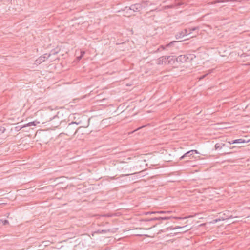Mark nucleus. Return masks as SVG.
I'll return each mask as SVG.
<instances>
[{"instance_id": "f257e3e1", "label": "nucleus", "mask_w": 250, "mask_h": 250, "mask_svg": "<svg viewBox=\"0 0 250 250\" xmlns=\"http://www.w3.org/2000/svg\"><path fill=\"white\" fill-rule=\"evenodd\" d=\"M78 123L72 122L69 123L67 128L66 134L70 136L71 135H74L77 132V125Z\"/></svg>"}, {"instance_id": "f03ea898", "label": "nucleus", "mask_w": 250, "mask_h": 250, "mask_svg": "<svg viewBox=\"0 0 250 250\" xmlns=\"http://www.w3.org/2000/svg\"><path fill=\"white\" fill-rule=\"evenodd\" d=\"M173 60V56H162L159 58L157 60V64L159 65H167Z\"/></svg>"}, {"instance_id": "7ed1b4c3", "label": "nucleus", "mask_w": 250, "mask_h": 250, "mask_svg": "<svg viewBox=\"0 0 250 250\" xmlns=\"http://www.w3.org/2000/svg\"><path fill=\"white\" fill-rule=\"evenodd\" d=\"M143 6L142 4L136 3L135 4L131 5L129 8H127V7H125V10H126L127 12L128 10H132L133 12H137L140 11L143 9Z\"/></svg>"}, {"instance_id": "20e7f679", "label": "nucleus", "mask_w": 250, "mask_h": 250, "mask_svg": "<svg viewBox=\"0 0 250 250\" xmlns=\"http://www.w3.org/2000/svg\"><path fill=\"white\" fill-rule=\"evenodd\" d=\"M188 60H190L188 55H181L176 58V61L179 63H185L188 62Z\"/></svg>"}, {"instance_id": "39448f33", "label": "nucleus", "mask_w": 250, "mask_h": 250, "mask_svg": "<svg viewBox=\"0 0 250 250\" xmlns=\"http://www.w3.org/2000/svg\"><path fill=\"white\" fill-rule=\"evenodd\" d=\"M191 34V32H188V30L185 29L184 31L179 32L175 35L176 39H180L183 38L186 35Z\"/></svg>"}, {"instance_id": "423d86ee", "label": "nucleus", "mask_w": 250, "mask_h": 250, "mask_svg": "<svg viewBox=\"0 0 250 250\" xmlns=\"http://www.w3.org/2000/svg\"><path fill=\"white\" fill-rule=\"evenodd\" d=\"M250 142V139L248 141H246L243 139H235L231 142H228L227 145H231L234 144H242V143H246Z\"/></svg>"}, {"instance_id": "0eeeda50", "label": "nucleus", "mask_w": 250, "mask_h": 250, "mask_svg": "<svg viewBox=\"0 0 250 250\" xmlns=\"http://www.w3.org/2000/svg\"><path fill=\"white\" fill-rule=\"evenodd\" d=\"M50 56V55H49L47 57H46L45 55L42 56L40 57L38 59H37L35 63L36 64H39L41 63L42 62L45 61V59L47 58H48Z\"/></svg>"}, {"instance_id": "6e6552de", "label": "nucleus", "mask_w": 250, "mask_h": 250, "mask_svg": "<svg viewBox=\"0 0 250 250\" xmlns=\"http://www.w3.org/2000/svg\"><path fill=\"white\" fill-rule=\"evenodd\" d=\"M227 143L223 144L221 149L224 152V153H228V151L229 149H230V145H227Z\"/></svg>"}, {"instance_id": "1a4fd4ad", "label": "nucleus", "mask_w": 250, "mask_h": 250, "mask_svg": "<svg viewBox=\"0 0 250 250\" xmlns=\"http://www.w3.org/2000/svg\"><path fill=\"white\" fill-rule=\"evenodd\" d=\"M194 157V155L193 154V152L191 150H190L185 154H184L182 156H181L180 158V160L184 159L187 157Z\"/></svg>"}, {"instance_id": "9d476101", "label": "nucleus", "mask_w": 250, "mask_h": 250, "mask_svg": "<svg viewBox=\"0 0 250 250\" xmlns=\"http://www.w3.org/2000/svg\"><path fill=\"white\" fill-rule=\"evenodd\" d=\"M177 42V41H172L169 43L167 44L166 46L162 45L161 47L163 49H165L167 47H169L173 46L175 43Z\"/></svg>"}, {"instance_id": "9b49d317", "label": "nucleus", "mask_w": 250, "mask_h": 250, "mask_svg": "<svg viewBox=\"0 0 250 250\" xmlns=\"http://www.w3.org/2000/svg\"><path fill=\"white\" fill-rule=\"evenodd\" d=\"M170 217H154L151 218L149 220V221H153V220H167L169 219Z\"/></svg>"}, {"instance_id": "f8f14e48", "label": "nucleus", "mask_w": 250, "mask_h": 250, "mask_svg": "<svg viewBox=\"0 0 250 250\" xmlns=\"http://www.w3.org/2000/svg\"><path fill=\"white\" fill-rule=\"evenodd\" d=\"M36 124H35V122H29L26 124L23 125L22 126V127H25L36 126Z\"/></svg>"}, {"instance_id": "ddd939ff", "label": "nucleus", "mask_w": 250, "mask_h": 250, "mask_svg": "<svg viewBox=\"0 0 250 250\" xmlns=\"http://www.w3.org/2000/svg\"><path fill=\"white\" fill-rule=\"evenodd\" d=\"M227 214H226V217H224L223 216V215H226V214L225 213H222V215H221V219L223 220H225L226 219H228L229 217V211H227L226 212Z\"/></svg>"}, {"instance_id": "4468645a", "label": "nucleus", "mask_w": 250, "mask_h": 250, "mask_svg": "<svg viewBox=\"0 0 250 250\" xmlns=\"http://www.w3.org/2000/svg\"><path fill=\"white\" fill-rule=\"evenodd\" d=\"M167 212L166 211H157V212H147L146 214H156V213H159V214H163V213H166Z\"/></svg>"}, {"instance_id": "2eb2a0df", "label": "nucleus", "mask_w": 250, "mask_h": 250, "mask_svg": "<svg viewBox=\"0 0 250 250\" xmlns=\"http://www.w3.org/2000/svg\"><path fill=\"white\" fill-rule=\"evenodd\" d=\"M110 231L109 229L108 230H98L97 231L95 232V233L98 234H102L106 233L107 232H109Z\"/></svg>"}, {"instance_id": "dca6fc26", "label": "nucleus", "mask_w": 250, "mask_h": 250, "mask_svg": "<svg viewBox=\"0 0 250 250\" xmlns=\"http://www.w3.org/2000/svg\"><path fill=\"white\" fill-rule=\"evenodd\" d=\"M186 227V226H184V227H176L174 228V229H181V231H183V232H186V231L188 230V229H185V228Z\"/></svg>"}, {"instance_id": "f3484780", "label": "nucleus", "mask_w": 250, "mask_h": 250, "mask_svg": "<svg viewBox=\"0 0 250 250\" xmlns=\"http://www.w3.org/2000/svg\"><path fill=\"white\" fill-rule=\"evenodd\" d=\"M5 128L4 127H0V135L3 133L5 132Z\"/></svg>"}, {"instance_id": "a211bd4d", "label": "nucleus", "mask_w": 250, "mask_h": 250, "mask_svg": "<svg viewBox=\"0 0 250 250\" xmlns=\"http://www.w3.org/2000/svg\"><path fill=\"white\" fill-rule=\"evenodd\" d=\"M0 222H2L3 224L4 225H7L9 223L8 221L7 220H2V219H0Z\"/></svg>"}, {"instance_id": "6ab92c4d", "label": "nucleus", "mask_w": 250, "mask_h": 250, "mask_svg": "<svg viewBox=\"0 0 250 250\" xmlns=\"http://www.w3.org/2000/svg\"><path fill=\"white\" fill-rule=\"evenodd\" d=\"M197 29H198V27H193V28H190V29H189V32H191V33L192 32V31H195Z\"/></svg>"}, {"instance_id": "aec40b11", "label": "nucleus", "mask_w": 250, "mask_h": 250, "mask_svg": "<svg viewBox=\"0 0 250 250\" xmlns=\"http://www.w3.org/2000/svg\"><path fill=\"white\" fill-rule=\"evenodd\" d=\"M208 75V74H205V75H202L201 76H200L199 78V80H202L207 75Z\"/></svg>"}, {"instance_id": "412c9836", "label": "nucleus", "mask_w": 250, "mask_h": 250, "mask_svg": "<svg viewBox=\"0 0 250 250\" xmlns=\"http://www.w3.org/2000/svg\"><path fill=\"white\" fill-rule=\"evenodd\" d=\"M23 127H22V126H16L15 127V129L17 131H18V130H21V128H22Z\"/></svg>"}, {"instance_id": "4be33fe9", "label": "nucleus", "mask_w": 250, "mask_h": 250, "mask_svg": "<svg viewBox=\"0 0 250 250\" xmlns=\"http://www.w3.org/2000/svg\"><path fill=\"white\" fill-rule=\"evenodd\" d=\"M192 152H193V155L195 154H198L199 152L197 151V150H191Z\"/></svg>"}, {"instance_id": "5701e85b", "label": "nucleus", "mask_w": 250, "mask_h": 250, "mask_svg": "<svg viewBox=\"0 0 250 250\" xmlns=\"http://www.w3.org/2000/svg\"><path fill=\"white\" fill-rule=\"evenodd\" d=\"M215 147L216 148V149H218L219 148V144H216L215 145Z\"/></svg>"}, {"instance_id": "b1692460", "label": "nucleus", "mask_w": 250, "mask_h": 250, "mask_svg": "<svg viewBox=\"0 0 250 250\" xmlns=\"http://www.w3.org/2000/svg\"><path fill=\"white\" fill-rule=\"evenodd\" d=\"M84 53H85L84 51H81V56H82L83 57V55L84 54Z\"/></svg>"}, {"instance_id": "393cba45", "label": "nucleus", "mask_w": 250, "mask_h": 250, "mask_svg": "<svg viewBox=\"0 0 250 250\" xmlns=\"http://www.w3.org/2000/svg\"><path fill=\"white\" fill-rule=\"evenodd\" d=\"M168 7L169 8H172L174 7V6H173V5H171L168 6Z\"/></svg>"}, {"instance_id": "a878e982", "label": "nucleus", "mask_w": 250, "mask_h": 250, "mask_svg": "<svg viewBox=\"0 0 250 250\" xmlns=\"http://www.w3.org/2000/svg\"><path fill=\"white\" fill-rule=\"evenodd\" d=\"M83 57L82 56H80L78 57H77L78 60H80Z\"/></svg>"}, {"instance_id": "bb28decb", "label": "nucleus", "mask_w": 250, "mask_h": 250, "mask_svg": "<svg viewBox=\"0 0 250 250\" xmlns=\"http://www.w3.org/2000/svg\"><path fill=\"white\" fill-rule=\"evenodd\" d=\"M8 1H11L12 0H7Z\"/></svg>"}, {"instance_id": "cd10ccee", "label": "nucleus", "mask_w": 250, "mask_h": 250, "mask_svg": "<svg viewBox=\"0 0 250 250\" xmlns=\"http://www.w3.org/2000/svg\"><path fill=\"white\" fill-rule=\"evenodd\" d=\"M218 219H216V220H215V221H216V222H217V221H218Z\"/></svg>"}, {"instance_id": "c85d7f7f", "label": "nucleus", "mask_w": 250, "mask_h": 250, "mask_svg": "<svg viewBox=\"0 0 250 250\" xmlns=\"http://www.w3.org/2000/svg\"><path fill=\"white\" fill-rule=\"evenodd\" d=\"M181 4V3H179L178 5H180Z\"/></svg>"}, {"instance_id": "c756f323", "label": "nucleus", "mask_w": 250, "mask_h": 250, "mask_svg": "<svg viewBox=\"0 0 250 250\" xmlns=\"http://www.w3.org/2000/svg\"><path fill=\"white\" fill-rule=\"evenodd\" d=\"M1 0H0V1H1Z\"/></svg>"}]
</instances>
